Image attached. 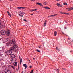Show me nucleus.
<instances>
[{
    "label": "nucleus",
    "instance_id": "f257e3e1",
    "mask_svg": "<svg viewBox=\"0 0 73 73\" xmlns=\"http://www.w3.org/2000/svg\"><path fill=\"white\" fill-rule=\"evenodd\" d=\"M5 53H6L7 55H11L12 54V51L11 50H6L5 51Z\"/></svg>",
    "mask_w": 73,
    "mask_h": 73
},
{
    "label": "nucleus",
    "instance_id": "f03ea898",
    "mask_svg": "<svg viewBox=\"0 0 73 73\" xmlns=\"http://www.w3.org/2000/svg\"><path fill=\"white\" fill-rule=\"evenodd\" d=\"M6 33V31L4 30H1V34L2 35H4Z\"/></svg>",
    "mask_w": 73,
    "mask_h": 73
},
{
    "label": "nucleus",
    "instance_id": "7ed1b4c3",
    "mask_svg": "<svg viewBox=\"0 0 73 73\" xmlns=\"http://www.w3.org/2000/svg\"><path fill=\"white\" fill-rule=\"evenodd\" d=\"M17 59L16 58H14L13 59H11V63H13V62H15L16 61Z\"/></svg>",
    "mask_w": 73,
    "mask_h": 73
},
{
    "label": "nucleus",
    "instance_id": "20e7f679",
    "mask_svg": "<svg viewBox=\"0 0 73 73\" xmlns=\"http://www.w3.org/2000/svg\"><path fill=\"white\" fill-rule=\"evenodd\" d=\"M6 34L7 36H9L10 35V31L8 30L6 32Z\"/></svg>",
    "mask_w": 73,
    "mask_h": 73
},
{
    "label": "nucleus",
    "instance_id": "39448f33",
    "mask_svg": "<svg viewBox=\"0 0 73 73\" xmlns=\"http://www.w3.org/2000/svg\"><path fill=\"white\" fill-rule=\"evenodd\" d=\"M10 56L11 57V59H13V58H15V55L13 54L11 55Z\"/></svg>",
    "mask_w": 73,
    "mask_h": 73
},
{
    "label": "nucleus",
    "instance_id": "423d86ee",
    "mask_svg": "<svg viewBox=\"0 0 73 73\" xmlns=\"http://www.w3.org/2000/svg\"><path fill=\"white\" fill-rule=\"evenodd\" d=\"M5 73H11V71L9 70H5Z\"/></svg>",
    "mask_w": 73,
    "mask_h": 73
},
{
    "label": "nucleus",
    "instance_id": "0eeeda50",
    "mask_svg": "<svg viewBox=\"0 0 73 73\" xmlns=\"http://www.w3.org/2000/svg\"><path fill=\"white\" fill-rule=\"evenodd\" d=\"M36 4H38V5H39L41 6V7H43V5H42V4H41V3H40L36 2Z\"/></svg>",
    "mask_w": 73,
    "mask_h": 73
},
{
    "label": "nucleus",
    "instance_id": "6e6552de",
    "mask_svg": "<svg viewBox=\"0 0 73 73\" xmlns=\"http://www.w3.org/2000/svg\"><path fill=\"white\" fill-rule=\"evenodd\" d=\"M15 47L13 46V47H11L10 48V50H11L12 51V50H15Z\"/></svg>",
    "mask_w": 73,
    "mask_h": 73
},
{
    "label": "nucleus",
    "instance_id": "1a4fd4ad",
    "mask_svg": "<svg viewBox=\"0 0 73 73\" xmlns=\"http://www.w3.org/2000/svg\"><path fill=\"white\" fill-rule=\"evenodd\" d=\"M14 47L15 48V49H16V48H17V47H18V45H17V44H14L13 45Z\"/></svg>",
    "mask_w": 73,
    "mask_h": 73
},
{
    "label": "nucleus",
    "instance_id": "9d476101",
    "mask_svg": "<svg viewBox=\"0 0 73 73\" xmlns=\"http://www.w3.org/2000/svg\"><path fill=\"white\" fill-rule=\"evenodd\" d=\"M9 40V38H7L6 39H4V41H5L6 42H8Z\"/></svg>",
    "mask_w": 73,
    "mask_h": 73
},
{
    "label": "nucleus",
    "instance_id": "9b49d317",
    "mask_svg": "<svg viewBox=\"0 0 73 73\" xmlns=\"http://www.w3.org/2000/svg\"><path fill=\"white\" fill-rule=\"evenodd\" d=\"M16 40L15 39H13L12 40V42H13V44H15L16 43Z\"/></svg>",
    "mask_w": 73,
    "mask_h": 73
},
{
    "label": "nucleus",
    "instance_id": "f8f14e48",
    "mask_svg": "<svg viewBox=\"0 0 73 73\" xmlns=\"http://www.w3.org/2000/svg\"><path fill=\"white\" fill-rule=\"evenodd\" d=\"M13 65H14V66H17V62H15V63H13Z\"/></svg>",
    "mask_w": 73,
    "mask_h": 73
},
{
    "label": "nucleus",
    "instance_id": "ddd939ff",
    "mask_svg": "<svg viewBox=\"0 0 73 73\" xmlns=\"http://www.w3.org/2000/svg\"><path fill=\"white\" fill-rule=\"evenodd\" d=\"M23 66H24V67H25V69H26L27 68V64H24L23 65Z\"/></svg>",
    "mask_w": 73,
    "mask_h": 73
},
{
    "label": "nucleus",
    "instance_id": "4468645a",
    "mask_svg": "<svg viewBox=\"0 0 73 73\" xmlns=\"http://www.w3.org/2000/svg\"><path fill=\"white\" fill-rule=\"evenodd\" d=\"M57 31H55L54 32V36H55V37H56V36H57Z\"/></svg>",
    "mask_w": 73,
    "mask_h": 73
},
{
    "label": "nucleus",
    "instance_id": "2eb2a0df",
    "mask_svg": "<svg viewBox=\"0 0 73 73\" xmlns=\"http://www.w3.org/2000/svg\"><path fill=\"white\" fill-rule=\"evenodd\" d=\"M9 45H10V46H13V43H12V42H10L9 43Z\"/></svg>",
    "mask_w": 73,
    "mask_h": 73
},
{
    "label": "nucleus",
    "instance_id": "dca6fc26",
    "mask_svg": "<svg viewBox=\"0 0 73 73\" xmlns=\"http://www.w3.org/2000/svg\"><path fill=\"white\" fill-rule=\"evenodd\" d=\"M44 8H45L46 9H50V8H49V7H48L46 6L44 7Z\"/></svg>",
    "mask_w": 73,
    "mask_h": 73
},
{
    "label": "nucleus",
    "instance_id": "f3484780",
    "mask_svg": "<svg viewBox=\"0 0 73 73\" xmlns=\"http://www.w3.org/2000/svg\"><path fill=\"white\" fill-rule=\"evenodd\" d=\"M43 4H44V5H46V4H48V3L47 2H43Z\"/></svg>",
    "mask_w": 73,
    "mask_h": 73
},
{
    "label": "nucleus",
    "instance_id": "a211bd4d",
    "mask_svg": "<svg viewBox=\"0 0 73 73\" xmlns=\"http://www.w3.org/2000/svg\"><path fill=\"white\" fill-rule=\"evenodd\" d=\"M7 13L8 15H9V16H10V17H11V14H10V13H9V12L7 11Z\"/></svg>",
    "mask_w": 73,
    "mask_h": 73
},
{
    "label": "nucleus",
    "instance_id": "6ab92c4d",
    "mask_svg": "<svg viewBox=\"0 0 73 73\" xmlns=\"http://www.w3.org/2000/svg\"><path fill=\"white\" fill-rule=\"evenodd\" d=\"M19 13V14L21 15H23V12H22L21 11H19L18 12Z\"/></svg>",
    "mask_w": 73,
    "mask_h": 73
},
{
    "label": "nucleus",
    "instance_id": "aec40b11",
    "mask_svg": "<svg viewBox=\"0 0 73 73\" xmlns=\"http://www.w3.org/2000/svg\"><path fill=\"white\" fill-rule=\"evenodd\" d=\"M22 60L21 58H20V64H21L22 62Z\"/></svg>",
    "mask_w": 73,
    "mask_h": 73
},
{
    "label": "nucleus",
    "instance_id": "412c9836",
    "mask_svg": "<svg viewBox=\"0 0 73 73\" xmlns=\"http://www.w3.org/2000/svg\"><path fill=\"white\" fill-rule=\"evenodd\" d=\"M64 5H68V4L66 3H63Z\"/></svg>",
    "mask_w": 73,
    "mask_h": 73
},
{
    "label": "nucleus",
    "instance_id": "4be33fe9",
    "mask_svg": "<svg viewBox=\"0 0 73 73\" xmlns=\"http://www.w3.org/2000/svg\"><path fill=\"white\" fill-rule=\"evenodd\" d=\"M21 8H22V9H26V7H21Z\"/></svg>",
    "mask_w": 73,
    "mask_h": 73
},
{
    "label": "nucleus",
    "instance_id": "5701e85b",
    "mask_svg": "<svg viewBox=\"0 0 73 73\" xmlns=\"http://www.w3.org/2000/svg\"><path fill=\"white\" fill-rule=\"evenodd\" d=\"M6 45L7 46H9V43H6Z\"/></svg>",
    "mask_w": 73,
    "mask_h": 73
},
{
    "label": "nucleus",
    "instance_id": "b1692460",
    "mask_svg": "<svg viewBox=\"0 0 73 73\" xmlns=\"http://www.w3.org/2000/svg\"><path fill=\"white\" fill-rule=\"evenodd\" d=\"M11 66V67H12V68H13V69H15V67L13 66Z\"/></svg>",
    "mask_w": 73,
    "mask_h": 73
},
{
    "label": "nucleus",
    "instance_id": "393cba45",
    "mask_svg": "<svg viewBox=\"0 0 73 73\" xmlns=\"http://www.w3.org/2000/svg\"><path fill=\"white\" fill-rule=\"evenodd\" d=\"M30 11V12H33V11H35V10H31Z\"/></svg>",
    "mask_w": 73,
    "mask_h": 73
},
{
    "label": "nucleus",
    "instance_id": "a878e982",
    "mask_svg": "<svg viewBox=\"0 0 73 73\" xmlns=\"http://www.w3.org/2000/svg\"><path fill=\"white\" fill-rule=\"evenodd\" d=\"M44 26V27L45 26H46V23H44V24L43 25Z\"/></svg>",
    "mask_w": 73,
    "mask_h": 73
},
{
    "label": "nucleus",
    "instance_id": "bb28decb",
    "mask_svg": "<svg viewBox=\"0 0 73 73\" xmlns=\"http://www.w3.org/2000/svg\"><path fill=\"white\" fill-rule=\"evenodd\" d=\"M36 51L37 52H39V53H40V50H39L38 49H37Z\"/></svg>",
    "mask_w": 73,
    "mask_h": 73
},
{
    "label": "nucleus",
    "instance_id": "cd10ccee",
    "mask_svg": "<svg viewBox=\"0 0 73 73\" xmlns=\"http://www.w3.org/2000/svg\"><path fill=\"white\" fill-rule=\"evenodd\" d=\"M56 5L57 6H60V4L57 3Z\"/></svg>",
    "mask_w": 73,
    "mask_h": 73
},
{
    "label": "nucleus",
    "instance_id": "c85d7f7f",
    "mask_svg": "<svg viewBox=\"0 0 73 73\" xmlns=\"http://www.w3.org/2000/svg\"><path fill=\"white\" fill-rule=\"evenodd\" d=\"M33 70H32V71H31V72H30V73H33Z\"/></svg>",
    "mask_w": 73,
    "mask_h": 73
},
{
    "label": "nucleus",
    "instance_id": "c756f323",
    "mask_svg": "<svg viewBox=\"0 0 73 73\" xmlns=\"http://www.w3.org/2000/svg\"><path fill=\"white\" fill-rule=\"evenodd\" d=\"M60 13H61V14H64V12H60Z\"/></svg>",
    "mask_w": 73,
    "mask_h": 73
},
{
    "label": "nucleus",
    "instance_id": "7c9ffc66",
    "mask_svg": "<svg viewBox=\"0 0 73 73\" xmlns=\"http://www.w3.org/2000/svg\"><path fill=\"white\" fill-rule=\"evenodd\" d=\"M70 10H73V7L70 8Z\"/></svg>",
    "mask_w": 73,
    "mask_h": 73
},
{
    "label": "nucleus",
    "instance_id": "2f4dec72",
    "mask_svg": "<svg viewBox=\"0 0 73 73\" xmlns=\"http://www.w3.org/2000/svg\"><path fill=\"white\" fill-rule=\"evenodd\" d=\"M19 69H20V66H19V64L18 65V70H19Z\"/></svg>",
    "mask_w": 73,
    "mask_h": 73
},
{
    "label": "nucleus",
    "instance_id": "473e14b6",
    "mask_svg": "<svg viewBox=\"0 0 73 73\" xmlns=\"http://www.w3.org/2000/svg\"><path fill=\"white\" fill-rule=\"evenodd\" d=\"M20 16H21V17H23V15H21V14H19Z\"/></svg>",
    "mask_w": 73,
    "mask_h": 73
},
{
    "label": "nucleus",
    "instance_id": "72a5a7b5",
    "mask_svg": "<svg viewBox=\"0 0 73 73\" xmlns=\"http://www.w3.org/2000/svg\"><path fill=\"white\" fill-rule=\"evenodd\" d=\"M46 22H47V21L46 20H45V22H44V23H46Z\"/></svg>",
    "mask_w": 73,
    "mask_h": 73
},
{
    "label": "nucleus",
    "instance_id": "f704fd0d",
    "mask_svg": "<svg viewBox=\"0 0 73 73\" xmlns=\"http://www.w3.org/2000/svg\"><path fill=\"white\" fill-rule=\"evenodd\" d=\"M70 8H67V9H69L70 10Z\"/></svg>",
    "mask_w": 73,
    "mask_h": 73
},
{
    "label": "nucleus",
    "instance_id": "c9c22d12",
    "mask_svg": "<svg viewBox=\"0 0 73 73\" xmlns=\"http://www.w3.org/2000/svg\"><path fill=\"white\" fill-rule=\"evenodd\" d=\"M57 16V14H55L54 15V16Z\"/></svg>",
    "mask_w": 73,
    "mask_h": 73
},
{
    "label": "nucleus",
    "instance_id": "e433bc0d",
    "mask_svg": "<svg viewBox=\"0 0 73 73\" xmlns=\"http://www.w3.org/2000/svg\"><path fill=\"white\" fill-rule=\"evenodd\" d=\"M17 8H18V9H21V7H18Z\"/></svg>",
    "mask_w": 73,
    "mask_h": 73
},
{
    "label": "nucleus",
    "instance_id": "4c0bfd02",
    "mask_svg": "<svg viewBox=\"0 0 73 73\" xmlns=\"http://www.w3.org/2000/svg\"><path fill=\"white\" fill-rule=\"evenodd\" d=\"M30 69H31V68H32V66H30Z\"/></svg>",
    "mask_w": 73,
    "mask_h": 73
},
{
    "label": "nucleus",
    "instance_id": "58836bf2",
    "mask_svg": "<svg viewBox=\"0 0 73 73\" xmlns=\"http://www.w3.org/2000/svg\"><path fill=\"white\" fill-rule=\"evenodd\" d=\"M57 70H58V73H59V70H58V69H57Z\"/></svg>",
    "mask_w": 73,
    "mask_h": 73
},
{
    "label": "nucleus",
    "instance_id": "ea45409f",
    "mask_svg": "<svg viewBox=\"0 0 73 73\" xmlns=\"http://www.w3.org/2000/svg\"><path fill=\"white\" fill-rule=\"evenodd\" d=\"M23 15H24V14H25V13L22 12Z\"/></svg>",
    "mask_w": 73,
    "mask_h": 73
},
{
    "label": "nucleus",
    "instance_id": "a19ab883",
    "mask_svg": "<svg viewBox=\"0 0 73 73\" xmlns=\"http://www.w3.org/2000/svg\"><path fill=\"white\" fill-rule=\"evenodd\" d=\"M37 9H36L35 10H34V11H37Z\"/></svg>",
    "mask_w": 73,
    "mask_h": 73
},
{
    "label": "nucleus",
    "instance_id": "79ce46f5",
    "mask_svg": "<svg viewBox=\"0 0 73 73\" xmlns=\"http://www.w3.org/2000/svg\"><path fill=\"white\" fill-rule=\"evenodd\" d=\"M23 20L24 21H26V22H27V21L25 19H24Z\"/></svg>",
    "mask_w": 73,
    "mask_h": 73
},
{
    "label": "nucleus",
    "instance_id": "37998d69",
    "mask_svg": "<svg viewBox=\"0 0 73 73\" xmlns=\"http://www.w3.org/2000/svg\"><path fill=\"white\" fill-rule=\"evenodd\" d=\"M51 16H52V17L54 16V15H52Z\"/></svg>",
    "mask_w": 73,
    "mask_h": 73
},
{
    "label": "nucleus",
    "instance_id": "c03bdc74",
    "mask_svg": "<svg viewBox=\"0 0 73 73\" xmlns=\"http://www.w3.org/2000/svg\"><path fill=\"white\" fill-rule=\"evenodd\" d=\"M66 13H63V14H66Z\"/></svg>",
    "mask_w": 73,
    "mask_h": 73
},
{
    "label": "nucleus",
    "instance_id": "a18cd8bd",
    "mask_svg": "<svg viewBox=\"0 0 73 73\" xmlns=\"http://www.w3.org/2000/svg\"><path fill=\"white\" fill-rule=\"evenodd\" d=\"M63 70H66L64 68H63Z\"/></svg>",
    "mask_w": 73,
    "mask_h": 73
},
{
    "label": "nucleus",
    "instance_id": "49530a36",
    "mask_svg": "<svg viewBox=\"0 0 73 73\" xmlns=\"http://www.w3.org/2000/svg\"><path fill=\"white\" fill-rule=\"evenodd\" d=\"M51 17V15H50V16H48V18H49V17Z\"/></svg>",
    "mask_w": 73,
    "mask_h": 73
},
{
    "label": "nucleus",
    "instance_id": "de8ad7c7",
    "mask_svg": "<svg viewBox=\"0 0 73 73\" xmlns=\"http://www.w3.org/2000/svg\"><path fill=\"white\" fill-rule=\"evenodd\" d=\"M39 48H41V46H39Z\"/></svg>",
    "mask_w": 73,
    "mask_h": 73
},
{
    "label": "nucleus",
    "instance_id": "09e8293b",
    "mask_svg": "<svg viewBox=\"0 0 73 73\" xmlns=\"http://www.w3.org/2000/svg\"><path fill=\"white\" fill-rule=\"evenodd\" d=\"M56 49H57V50H58V48L57 47H56Z\"/></svg>",
    "mask_w": 73,
    "mask_h": 73
},
{
    "label": "nucleus",
    "instance_id": "8fccbe9b",
    "mask_svg": "<svg viewBox=\"0 0 73 73\" xmlns=\"http://www.w3.org/2000/svg\"><path fill=\"white\" fill-rule=\"evenodd\" d=\"M31 1H35V0H31Z\"/></svg>",
    "mask_w": 73,
    "mask_h": 73
},
{
    "label": "nucleus",
    "instance_id": "3c124183",
    "mask_svg": "<svg viewBox=\"0 0 73 73\" xmlns=\"http://www.w3.org/2000/svg\"><path fill=\"white\" fill-rule=\"evenodd\" d=\"M66 15H69V13H66Z\"/></svg>",
    "mask_w": 73,
    "mask_h": 73
},
{
    "label": "nucleus",
    "instance_id": "603ef678",
    "mask_svg": "<svg viewBox=\"0 0 73 73\" xmlns=\"http://www.w3.org/2000/svg\"><path fill=\"white\" fill-rule=\"evenodd\" d=\"M58 50V51H60V50L58 49V50Z\"/></svg>",
    "mask_w": 73,
    "mask_h": 73
},
{
    "label": "nucleus",
    "instance_id": "864d4df0",
    "mask_svg": "<svg viewBox=\"0 0 73 73\" xmlns=\"http://www.w3.org/2000/svg\"><path fill=\"white\" fill-rule=\"evenodd\" d=\"M70 11V10L69 9L68 10V11Z\"/></svg>",
    "mask_w": 73,
    "mask_h": 73
},
{
    "label": "nucleus",
    "instance_id": "5fc2aeb1",
    "mask_svg": "<svg viewBox=\"0 0 73 73\" xmlns=\"http://www.w3.org/2000/svg\"><path fill=\"white\" fill-rule=\"evenodd\" d=\"M62 33H63L64 35H65V34H64V32H62Z\"/></svg>",
    "mask_w": 73,
    "mask_h": 73
},
{
    "label": "nucleus",
    "instance_id": "6e6d98bb",
    "mask_svg": "<svg viewBox=\"0 0 73 73\" xmlns=\"http://www.w3.org/2000/svg\"><path fill=\"white\" fill-rule=\"evenodd\" d=\"M33 59L34 60H35V58H33Z\"/></svg>",
    "mask_w": 73,
    "mask_h": 73
},
{
    "label": "nucleus",
    "instance_id": "4d7b16f0",
    "mask_svg": "<svg viewBox=\"0 0 73 73\" xmlns=\"http://www.w3.org/2000/svg\"><path fill=\"white\" fill-rule=\"evenodd\" d=\"M22 73H24V72H23V71H22Z\"/></svg>",
    "mask_w": 73,
    "mask_h": 73
},
{
    "label": "nucleus",
    "instance_id": "13d9d810",
    "mask_svg": "<svg viewBox=\"0 0 73 73\" xmlns=\"http://www.w3.org/2000/svg\"><path fill=\"white\" fill-rule=\"evenodd\" d=\"M10 1H12L13 0H9Z\"/></svg>",
    "mask_w": 73,
    "mask_h": 73
},
{
    "label": "nucleus",
    "instance_id": "bf43d9fd",
    "mask_svg": "<svg viewBox=\"0 0 73 73\" xmlns=\"http://www.w3.org/2000/svg\"><path fill=\"white\" fill-rule=\"evenodd\" d=\"M60 5V7H62V5Z\"/></svg>",
    "mask_w": 73,
    "mask_h": 73
},
{
    "label": "nucleus",
    "instance_id": "052dcab7",
    "mask_svg": "<svg viewBox=\"0 0 73 73\" xmlns=\"http://www.w3.org/2000/svg\"><path fill=\"white\" fill-rule=\"evenodd\" d=\"M31 15H33V14H31Z\"/></svg>",
    "mask_w": 73,
    "mask_h": 73
},
{
    "label": "nucleus",
    "instance_id": "680f3d73",
    "mask_svg": "<svg viewBox=\"0 0 73 73\" xmlns=\"http://www.w3.org/2000/svg\"><path fill=\"white\" fill-rule=\"evenodd\" d=\"M65 22L66 23H67V22H66V21Z\"/></svg>",
    "mask_w": 73,
    "mask_h": 73
},
{
    "label": "nucleus",
    "instance_id": "e2e57ef3",
    "mask_svg": "<svg viewBox=\"0 0 73 73\" xmlns=\"http://www.w3.org/2000/svg\"><path fill=\"white\" fill-rule=\"evenodd\" d=\"M0 25H1V23H0Z\"/></svg>",
    "mask_w": 73,
    "mask_h": 73
},
{
    "label": "nucleus",
    "instance_id": "0e129e2a",
    "mask_svg": "<svg viewBox=\"0 0 73 73\" xmlns=\"http://www.w3.org/2000/svg\"><path fill=\"white\" fill-rule=\"evenodd\" d=\"M29 61H30V60H29Z\"/></svg>",
    "mask_w": 73,
    "mask_h": 73
},
{
    "label": "nucleus",
    "instance_id": "69168bd1",
    "mask_svg": "<svg viewBox=\"0 0 73 73\" xmlns=\"http://www.w3.org/2000/svg\"><path fill=\"white\" fill-rule=\"evenodd\" d=\"M54 70H55V69H54Z\"/></svg>",
    "mask_w": 73,
    "mask_h": 73
},
{
    "label": "nucleus",
    "instance_id": "338daca9",
    "mask_svg": "<svg viewBox=\"0 0 73 73\" xmlns=\"http://www.w3.org/2000/svg\"><path fill=\"white\" fill-rule=\"evenodd\" d=\"M65 29H66V28H65Z\"/></svg>",
    "mask_w": 73,
    "mask_h": 73
},
{
    "label": "nucleus",
    "instance_id": "774afa93",
    "mask_svg": "<svg viewBox=\"0 0 73 73\" xmlns=\"http://www.w3.org/2000/svg\"><path fill=\"white\" fill-rule=\"evenodd\" d=\"M19 57H20V56H19Z\"/></svg>",
    "mask_w": 73,
    "mask_h": 73
}]
</instances>
